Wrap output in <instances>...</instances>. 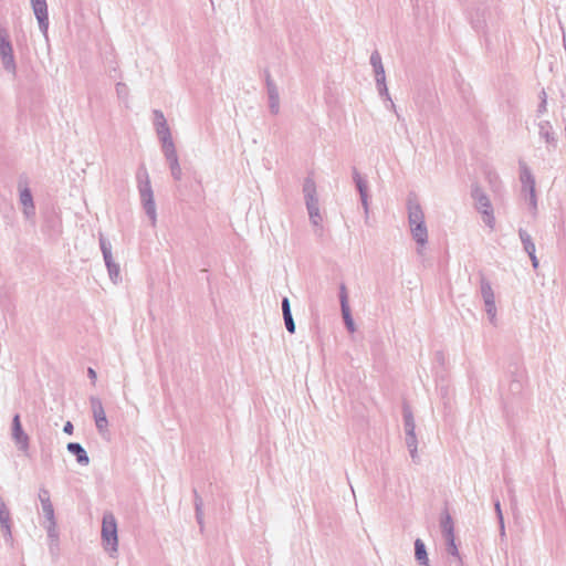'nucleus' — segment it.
I'll return each mask as SVG.
<instances>
[{
  "label": "nucleus",
  "instance_id": "nucleus-1",
  "mask_svg": "<svg viewBox=\"0 0 566 566\" xmlns=\"http://www.w3.org/2000/svg\"><path fill=\"white\" fill-rule=\"evenodd\" d=\"M153 126L161 144V150L164 153L166 160L169 164V168L174 179L180 180L182 172L179 165L178 155L176 151L175 143L171 137L170 128L161 111L155 109L153 112Z\"/></svg>",
  "mask_w": 566,
  "mask_h": 566
},
{
  "label": "nucleus",
  "instance_id": "nucleus-2",
  "mask_svg": "<svg viewBox=\"0 0 566 566\" xmlns=\"http://www.w3.org/2000/svg\"><path fill=\"white\" fill-rule=\"evenodd\" d=\"M408 227L412 239L417 244V253L422 254L429 240L426 216L421 205L417 200H408Z\"/></svg>",
  "mask_w": 566,
  "mask_h": 566
},
{
  "label": "nucleus",
  "instance_id": "nucleus-3",
  "mask_svg": "<svg viewBox=\"0 0 566 566\" xmlns=\"http://www.w3.org/2000/svg\"><path fill=\"white\" fill-rule=\"evenodd\" d=\"M520 181L522 185V195L528 202V209L533 216L537 213V196H536V181L525 163H520Z\"/></svg>",
  "mask_w": 566,
  "mask_h": 566
},
{
  "label": "nucleus",
  "instance_id": "nucleus-4",
  "mask_svg": "<svg viewBox=\"0 0 566 566\" xmlns=\"http://www.w3.org/2000/svg\"><path fill=\"white\" fill-rule=\"evenodd\" d=\"M101 537L105 551L111 554L117 552V521L112 512H105L103 514Z\"/></svg>",
  "mask_w": 566,
  "mask_h": 566
},
{
  "label": "nucleus",
  "instance_id": "nucleus-5",
  "mask_svg": "<svg viewBox=\"0 0 566 566\" xmlns=\"http://www.w3.org/2000/svg\"><path fill=\"white\" fill-rule=\"evenodd\" d=\"M0 60L3 69L11 75H17V62L8 30L0 25Z\"/></svg>",
  "mask_w": 566,
  "mask_h": 566
},
{
  "label": "nucleus",
  "instance_id": "nucleus-6",
  "mask_svg": "<svg viewBox=\"0 0 566 566\" xmlns=\"http://www.w3.org/2000/svg\"><path fill=\"white\" fill-rule=\"evenodd\" d=\"M480 292L484 303V308L491 324H496V304L495 294L490 281L485 277L480 280Z\"/></svg>",
  "mask_w": 566,
  "mask_h": 566
},
{
  "label": "nucleus",
  "instance_id": "nucleus-7",
  "mask_svg": "<svg viewBox=\"0 0 566 566\" xmlns=\"http://www.w3.org/2000/svg\"><path fill=\"white\" fill-rule=\"evenodd\" d=\"M370 64L374 69L376 85H377L379 95L386 97L388 101H391L389 92H388V87L386 85L385 69L382 65L381 56L378 51H374L371 53ZM390 103H391V106L394 107L395 106L394 103L392 102H390Z\"/></svg>",
  "mask_w": 566,
  "mask_h": 566
},
{
  "label": "nucleus",
  "instance_id": "nucleus-8",
  "mask_svg": "<svg viewBox=\"0 0 566 566\" xmlns=\"http://www.w3.org/2000/svg\"><path fill=\"white\" fill-rule=\"evenodd\" d=\"M472 196L474 198L475 207H476L478 211L482 214L483 222L490 229L493 230L494 226H495V218L493 214V207H492L490 199L488 198V196L485 193H483L479 189H475L473 191Z\"/></svg>",
  "mask_w": 566,
  "mask_h": 566
},
{
  "label": "nucleus",
  "instance_id": "nucleus-9",
  "mask_svg": "<svg viewBox=\"0 0 566 566\" xmlns=\"http://www.w3.org/2000/svg\"><path fill=\"white\" fill-rule=\"evenodd\" d=\"M19 192L20 203L23 207V214L27 219H32L35 216V207L27 179L21 178L19 180Z\"/></svg>",
  "mask_w": 566,
  "mask_h": 566
},
{
  "label": "nucleus",
  "instance_id": "nucleus-10",
  "mask_svg": "<svg viewBox=\"0 0 566 566\" xmlns=\"http://www.w3.org/2000/svg\"><path fill=\"white\" fill-rule=\"evenodd\" d=\"M32 10L38 20L40 31L48 39L49 13L46 0H30Z\"/></svg>",
  "mask_w": 566,
  "mask_h": 566
},
{
  "label": "nucleus",
  "instance_id": "nucleus-11",
  "mask_svg": "<svg viewBox=\"0 0 566 566\" xmlns=\"http://www.w3.org/2000/svg\"><path fill=\"white\" fill-rule=\"evenodd\" d=\"M90 403L92 408L93 418L95 420L96 428L99 433H104L108 428V420L102 403V400L97 397H91Z\"/></svg>",
  "mask_w": 566,
  "mask_h": 566
},
{
  "label": "nucleus",
  "instance_id": "nucleus-12",
  "mask_svg": "<svg viewBox=\"0 0 566 566\" xmlns=\"http://www.w3.org/2000/svg\"><path fill=\"white\" fill-rule=\"evenodd\" d=\"M265 85L269 99V109L271 114L277 115L280 113V94L276 84L269 74L265 78Z\"/></svg>",
  "mask_w": 566,
  "mask_h": 566
},
{
  "label": "nucleus",
  "instance_id": "nucleus-13",
  "mask_svg": "<svg viewBox=\"0 0 566 566\" xmlns=\"http://www.w3.org/2000/svg\"><path fill=\"white\" fill-rule=\"evenodd\" d=\"M12 439L21 451H28L29 437L22 429L19 415H15L12 419Z\"/></svg>",
  "mask_w": 566,
  "mask_h": 566
},
{
  "label": "nucleus",
  "instance_id": "nucleus-14",
  "mask_svg": "<svg viewBox=\"0 0 566 566\" xmlns=\"http://www.w3.org/2000/svg\"><path fill=\"white\" fill-rule=\"evenodd\" d=\"M353 179H354L356 188L359 192L364 211L366 214H368V212H369L368 182L357 170H354Z\"/></svg>",
  "mask_w": 566,
  "mask_h": 566
},
{
  "label": "nucleus",
  "instance_id": "nucleus-15",
  "mask_svg": "<svg viewBox=\"0 0 566 566\" xmlns=\"http://www.w3.org/2000/svg\"><path fill=\"white\" fill-rule=\"evenodd\" d=\"M144 209L147 217L149 218L151 227L155 228L157 223V212L153 192L148 186V182H144Z\"/></svg>",
  "mask_w": 566,
  "mask_h": 566
},
{
  "label": "nucleus",
  "instance_id": "nucleus-16",
  "mask_svg": "<svg viewBox=\"0 0 566 566\" xmlns=\"http://www.w3.org/2000/svg\"><path fill=\"white\" fill-rule=\"evenodd\" d=\"M38 496L46 522L56 521L49 490L45 488H40Z\"/></svg>",
  "mask_w": 566,
  "mask_h": 566
},
{
  "label": "nucleus",
  "instance_id": "nucleus-17",
  "mask_svg": "<svg viewBox=\"0 0 566 566\" xmlns=\"http://www.w3.org/2000/svg\"><path fill=\"white\" fill-rule=\"evenodd\" d=\"M339 297H340L342 314H343V318L346 324V327L348 328L349 332H354L355 324H354V321H353V317L350 314V308L348 305L347 291L344 285H342V287H340V296Z\"/></svg>",
  "mask_w": 566,
  "mask_h": 566
},
{
  "label": "nucleus",
  "instance_id": "nucleus-18",
  "mask_svg": "<svg viewBox=\"0 0 566 566\" xmlns=\"http://www.w3.org/2000/svg\"><path fill=\"white\" fill-rule=\"evenodd\" d=\"M66 449L70 453L76 457L77 463L81 465H87L90 463V458L85 451V449L77 442H70L66 446Z\"/></svg>",
  "mask_w": 566,
  "mask_h": 566
},
{
  "label": "nucleus",
  "instance_id": "nucleus-19",
  "mask_svg": "<svg viewBox=\"0 0 566 566\" xmlns=\"http://www.w3.org/2000/svg\"><path fill=\"white\" fill-rule=\"evenodd\" d=\"M305 206H306V209L308 212V218H310L311 223L314 227L321 228L322 223H323V217L321 214L318 201L307 202V203H305Z\"/></svg>",
  "mask_w": 566,
  "mask_h": 566
},
{
  "label": "nucleus",
  "instance_id": "nucleus-20",
  "mask_svg": "<svg viewBox=\"0 0 566 566\" xmlns=\"http://www.w3.org/2000/svg\"><path fill=\"white\" fill-rule=\"evenodd\" d=\"M305 203L318 201L316 184L313 178H306L303 184Z\"/></svg>",
  "mask_w": 566,
  "mask_h": 566
},
{
  "label": "nucleus",
  "instance_id": "nucleus-21",
  "mask_svg": "<svg viewBox=\"0 0 566 566\" xmlns=\"http://www.w3.org/2000/svg\"><path fill=\"white\" fill-rule=\"evenodd\" d=\"M99 248L103 253V259L105 262L106 268L114 264L115 261L112 255V244L111 242L103 235V233H99Z\"/></svg>",
  "mask_w": 566,
  "mask_h": 566
},
{
  "label": "nucleus",
  "instance_id": "nucleus-22",
  "mask_svg": "<svg viewBox=\"0 0 566 566\" xmlns=\"http://www.w3.org/2000/svg\"><path fill=\"white\" fill-rule=\"evenodd\" d=\"M440 525L444 539H451V537H455L453 520L449 513L442 515Z\"/></svg>",
  "mask_w": 566,
  "mask_h": 566
},
{
  "label": "nucleus",
  "instance_id": "nucleus-23",
  "mask_svg": "<svg viewBox=\"0 0 566 566\" xmlns=\"http://www.w3.org/2000/svg\"><path fill=\"white\" fill-rule=\"evenodd\" d=\"M415 556L417 562L422 566H428L429 558L426 549V545L422 539L417 538L415 541Z\"/></svg>",
  "mask_w": 566,
  "mask_h": 566
},
{
  "label": "nucleus",
  "instance_id": "nucleus-24",
  "mask_svg": "<svg viewBox=\"0 0 566 566\" xmlns=\"http://www.w3.org/2000/svg\"><path fill=\"white\" fill-rule=\"evenodd\" d=\"M538 134L547 144H555L553 127L548 120H543L538 124Z\"/></svg>",
  "mask_w": 566,
  "mask_h": 566
},
{
  "label": "nucleus",
  "instance_id": "nucleus-25",
  "mask_svg": "<svg viewBox=\"0 0 566 566\" xmlns=\"http://www.w3.org/2000/svg\"><path fill=\"white\" fill-rule=\"evenodd\" d=\"M51 549L59 545V531L56 521L46 522L45 525Z\"/></svg>",
  "mask_w": 566,
  "mask_h": 566
},
{
  "label": "nucleus",
  "instance_id": "nucleus-26",
  "mask_svg": "<svg viewBox=\"0 0 566 566\" xmlns=\"http://www.w3.org/2000/svg\"><path fill=\"white\" fill-rule=\"evenodd\" d=\"M406 446L413 462H418V439L416 433L406 434Z\"/></svg>",
  "mask_w": 566,
  "mask_h": 566
},
{
  "label": "nucleus",
  "instance_id": "nucleus-27",
  "mask_svg": "<svg viewBox=\"0 0 566 566\" xmlns=\"http://www.w3.org/2000/svg\"><path fill=\"white\" fill-rule=\"evenodd\" d=\"M403 429L405 434L416 433V423L411 410H403Z\"/></svg>",
  "mask_w": 566,
  "mask_h": 566
},
{
  "label": "nucleus",
  "instance_id": "nucleus-28",
  "mask_svg": "<svg viewBox=\"0 0 566 566\" xmlns=\"http://www.w3.org/2000/svg\"><path fill=\"white\" fill-rule=\"evenodd\" d=\"M446 545H447V547H446L447 553L453 557V559L450 560V563L451 564L462 563V559L459 556L458 547L455 545V537H451V539H446Z\"/></svg>",
  "mask_w": 566,
  "mask_h": 566
},
{
  "label": "nucleus",
  "instance_id": "nucleus-29",
  "mask_svg": "<svg viewBox=\"0 0 566 566\" xmlns=\"http://www.w3.org/2000/svg\"><path fill=\"white\" fill-rule=\"evenodd\" d=\"M520 239L523 243L525 252L528 255H533V252H535L536 249H535L534 242L532 241L531 235L526 231L520 230Z\"/></svg>",
  "mask_w": 566,
  "mask_h": 566
},
{
  "label": "nucleus",
  "instance_id": "nucleus-30",
  "mask_svg": "<svg viewBox=\"0 0 566 566\" xmlns=\"http://www.w3.org/2000/svg\"><path fill=\"white\" fill-rule=\"evenodd\" d=\"M107 271H108V275H109V279L114 282V283H117L120 279L119 276V265L117 263H114L112 265H109L107 268Z\"/></svg>",
  "mask_w": 566,
  "mask_h": 566
},
{
  "label": "nucleus",
  "instance_id": "nucleus-31",
  "mask_svg": "<svg viewBox=\"0 0 566 566\" xmlns=\"http://www.w3.org/2000/svg\"><path fill=\"white\" fill-rule=\"evenodd\" d=\"M283 318H284L286 329L293 334L295 332V323L292 317V314L283 315Z\"/></svg>",
  "mask_w": 566,
  "mask_h": 566
},
{
  "label": "nucleus",
  "instance_id": "nucleus-32",
  "mask_svg": "<svg viewBox=\"0 0 566 566\" xmlns=\"http://www.w3.org/2000/svg\"><path fill=\"white\" fill-rule=\"evenodd\" d=\"M547 109V95L545 91L541 92V104L538 105L537 113L544 114Z\"/></svg>",
  "mask_w": 566,
  "mask_h": 566
},
{
  "label": "nucleus",
  "instance_id": "nucleus-33",
  "mask_svg": "<svg viewBox=\"0 0 566 566\" xmlns=\"http://www.w3.org/2000/svg\"><path fill=\"white\" fill-rule=\"evenodd\" d=\"M495 511H496V515L499 517L501 532H502V534H504V520H503V514H502V510H501V504L499 501L495 503Z\"/></svg>",
  "mask_w": 566,
  "mask_h": 566
},
{
  "label": "nucleus",
  "instance_id": "nucleus-34",
  "mask_svg": "<svg viewBox=\"0 0 566 566\" xmlns=\"http://www.w3.org/2000/svg\"><path fill=\"white\" fill-rule=\"evenodd\" d=\"M282 311L283 315L291 314L290 301L287 297H284L282 301Z\"/></svg>",
  "mask_w": 566,
  "mask_h": 566
},
{
  "label": "nucleus",
  "instance_id": "nucleus-35",
  "mask_svg": "<svg viewBox=\"0 0 566 566\" xmlns=\"http://www.w3.org/2000/svg\"><path fill=\"white\" fill-rule=\"evenodd\" d=\"M196 512H197L198 522L201 524L202 523V513H201V502L200 501H196Z\"/></svg>",
  "mask_w": 566,
  "mask_h": 566
},
{
  "label": "nucleus",
  "instance_id": "nucleus-36",
  "mask_svg": "<svg viewBox=\"0 0 566 566\" xmlns=\"http://www.w3.org/2000/svg\"><path fill=\"white\" fill-rule=\"evenodd\" d=\"M63 431L67 434H72L73 433V424L72 422L67 421L65 424H64V428H63Z\"/></svg>",
  "mask_w": 566,
  "mask_h": 566
},
{
  "label": "nucleus",
  "instance_id": "nucleus-37",
  "mask_svg": "<svg viewBox=\"0 0 566 566\" xmlns=\"http://www.w3.org/2000/svg\"><path fill=\"white\" fill-rule=\"evenodd\" d=\"M125 90H126V86L124 84L118 83L116 85V92H117L118 96H123L125 93Z\"/></svg>",
  "mask_w": 566,
  "mask_h": 566
},
{
  "label": "nucleus",
  "instance_id": "nucleus-38",
  "mask_svg": "<svg viewBox=\"0 0 566 566\" xmlns=\"http://www.w3.org/2000/svg\"><path fill=\"white\" fill-rule=\"evenodd\" d=\"M87 375L90 377V379L93 381V384H95V380H96V371L93 369V368H88L87 369Z\"/></svg>",
  "mask_w": 566,
  "mask_h": 566
},
{
  "label": "nucleus",
  "instance_id": "nucleus-39",
  "mask_svg": "<svg viewBox=\"0 0 566 566\" xmlns=\"http://www.w3.org/2000/svg\"><path fill=\"white\" fill-rule=\"evenodd\" d=\"M531 258V261H532V265L536 269L538 266V260L535 255V252H533V255H530Z\"/></svg>",
  "mask_w": 566,
  "mask_h": 566
},
{
  "label": "nucleus",
  "instance_id": "nucleus-40",
  "mask_svg": "<svg viewBox=\"0 0 566 566\" xmlns=\"http://www.w3.org/2000/svg\"><path fill=\"white\" fill-rule=\"evenodd\" d=\"M137 188L142 191V181L139 180V178L137 177Z\"/></svg>",
  "mask_w": 566,
  "mask_h": 566
}]
</instances>
